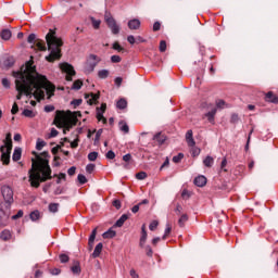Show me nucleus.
Returning <instances> with one entry per match:
<instances>
[{"label": "nucleus", "mask_w": 278, "mask_h": 278, "mask_svg": "<svg viewBox=\"0 0 278 278\" xmlns=\"http://www.w3.org/2000/svg\"><path fill=\"white\" fill-rule=\"evenodd\" d=\"M15 77L16 100L21 101L25 97H34L36 101L45 100V92L48 99L55 94V85L49 81L47 76L39 74L34 65V60H29L23 65L20 72H13Z\"/></svg>", "instance_id": "nucleus-1"}, {"label": "nucleus", "mask_w": 278, "mask_h": 278, "mask_svg": "<svg viewBox=\"0 0 278 278\" xmlns=\"http://www.w3.org/2000/svg\"><path fill=\"white\" fill-rule=\"evenodd\" d=\"M36 159H31V167L28 170V181L31 188H40V184L53 179L51 166L49 165V152H33Z\"/></svg>", "instance_id": "nucleus-2"}, {"label": "nucleus", "mask_w": 278, "mask_h": 278, "mask_svg": "<svg viewBox=\"0 0 278 278\" xmlns=\"http://www.w3.org/2000/svg\"><path fill=\"white\" fill-rule=\"evenodd\" d=\"M48 50L50 54L46 56L47 62H55V60H60L62 58V45L64 42L55 36V31L50 29V31L46 36Z\"/></svg>", "instance_id": "nucleus-3"}, {"label": "nucleus", "mask_w": 278, "mask_h": 278, "mask_svg": "<svg viewBox=\"0 0 278 278\" xmlns=\"http://www.w3.org/2000/svg\"><path fill=\"white\" fill-rule=\"evenodd\" d=\"M53 123L59 129H62V127H64L63 134H66V131H71V123H68V119L66 118V113H64V111L55 112Z\"/></svg>", "instance_id": "nucleus-4"}, {"label": "nucleus", "mask_w": 278, "mask_h": 278, "mask_svg": "<svg viewBox=\"0 0 278 278\" xmlns=\"http://www.w3.org/2000/svg\"><path fill=\"white\" fill-rule=\"evenodd\" d=\"M99 62H101V58H99L96 54H90L85 64V73L87 75H90V73H93L94 68H97V64H99Z\"/></svg>", "instance_id": "nucleus-5"}, {"label": "nucleus", "mask_w": 278, "mask_h": 278, "mask_svg": "<svg viewBox=\"0 0 278 278\" xmlns=\"http://www.w3.org/2000/svg\"><path fill=\"white\" fill-rule=\"evenodd\" d=\"M104 21H105L109 29H111V31L114 36H117V34H121V26L116 23V20H114V17H112V14L105 13Z\"/></svg>", "instance_id": "nucleus-6"}, {"label": "nucleus", "mask_w": 278, "mask_h": 278, "mask_svg": "<svg viewBox=\"0 0 278 278\" xmlns=\"http://www.w3.org/2000/svg\"><path fill=\"white\" fill-rule=\"evenodd\" d=\"M60 68L63 73H66V81H73V77L77 75V72H75V67L68 63H61Z\"/></svg>", "instance_id": "nucleus-7"}, {"label": "nucleus", "mask_w": 278, "mask_h": 278, "mask_svg": "<svg viewBox=\"0 0 278 278\" xmlns=\"http://www.w3.org/2000/svg\"><path fill=\"white\" fill-rule=\"evenodd\" d=\"M2 197L4 199V202L10 205L11 203H14V191L11 189L10 186L4 185L1 187Z\"/></svg>", "instance_id": "nucleus-8"}, {"label": "nucleus", "mask_w": 278, "mask_h": 278, "mask_svg": "<svg viewBox=\"0 0 278 278\" xmlns=\"http://www.w3.org/2000/svg\"><path fill=\"white\" fill-rule=\"evenodd\" d=\"M216 112H218L217 108H213L211 111L204 114V118H207L211 125H216Z\"/></svg>", "instance_id": "nucleus-9"}, {"label": "nucleus", "mask_w": 278, "mask_h": 278, "mask_svg": "<svg viewBox=\"0 0 278 278\" xmlns=\"http://www.w3.org/2000/svg\"><path fill=\"white\" fill-rule=\"evenodd\" d=\"M147 238H148L147 224H143L141 226V237H140V240H139V247L141 249H144V244L147 243Z\"/></svg>", "instance_id": "nucleus-10"}, {"label": "nucleus", "mask_w": 278, "mask_h": 278, "mask_svg": "<svg viewBox=\"0 0 278 278\" xmlns=\"http://www.w3.org/2000/svg\"><path fill=\"white\" fill-rule=\"evenodd\" d=\"M193 184L198 188H203L207 184V178L205 176H198L194 178Z\"/></svg>", "instance_id": "nucleus-11"}, {"label": "nucleus", "mask_w": 278, "mask_h": 278, "mask_svg": "<svg viewBox=\"0 0 278 278\" xmlns=\"http://www.w3.org/2000/svg\"><path fill=\"white\" fill-rule=\"evenodd\" d=\"M0 152H1V162L4 164V166H8V164H10V155L5 154V147L1 146Z\"/></svg>", "instance_id": "nucleus-12"}, {"label": "nucleus", "mask_w": 278, "mask_h": 278, "mask_svg": "<svg viewBox=\"0 0 278 278\" xmlns=\"http://www.w3.org/2000/svg\"><path fill=\"white\" fill-rule=\"evenodd\" d=\"M73 275H81V264L79 261H74L73 266L71 267Z\"/></svg>", "instance_id": "nucleus-13"}, {"label": "nucleus", "mask_w": 278, "mask_h": 278, "mask_svg": "<svg viewBox=\"0 0 278 278\" xmlns=\"http://www.w3.org/2000/svg\"><path fill=\"white\" fill-rule=\"evenodd\" d=\"M140 25H141V23H140V20H138V18H132V20L128 21V29H131V30L140 29Z\"/></svg>", "instance_id": "nucleus-14"}, {"label": "nucleus", "mask_w": 278, "mask_h": 278, "mask_svg": "<svg viewBox=\"0 0 278 278\" xmlns=\"http://www.w3.org/2000/svg\"><path fill=\"white\" fill-rule=\"evenodd\" d=\"M153 140H155L157 144L162 147V144L166 142V135L157 132L156 135H154Z\"/></svg>", "instance_id": "nucleus-15"}, {"label": "nucleus", "mask_w": 278, "mask_h": 278, "mask_svg": "<svg viewBox=\"0 0 278 278\" xmlns=\"http://www.w3.org/2000/svg\"><path fill=\"white\" fill-rule=\"evenodd\" d=\"M192 130H188L186 134V140H187V144L188 147H194V144H197V142L194 141V137Z\"/></svg>", "instance_id": "nucleus-16"}, {"label": "nucleus", "mask_w": 278, "mask_h": 278, "mask_svg": "<svg viewBox=\"0 0 278 278\" xmlns=\"http://www.w3.org/2000/svg\"><path fill=\"white\" fill-rule=\"evenodd\" d=\"M265 101H268L269 103H278V96L273 91H268L265 96Z\"/></svg>", "instance_id": "nucleus-17"}, {"label": "nucleus", "mask_w": 278, "mask_h": 278, "mask_svg": "<svg viewBox=\"0 0 278 278\" xmlns=\"http://www.w3.org/2000/svg\"><path fill=\"white\" fill-rule=\"evenodd\" d=\"M0 239H2L3 242L12 240V232L9 229L2 230L0 233Z\"/></svg>", "instance_id": "nucleus-18"}, {"label": "nucleus", "mask_w": 278, "mask_h": 278, "mask_svg": "<svg viewBox=\"0 0 278 278\" xmlns=\"http://www.w3.org/2000/svg\"><path fill=\"white\" fill-rule=\"evenodd\" d=\"M88 97H90L91 99L88 100L89 105H92L94 102L99 101L101 93H90L89 96L86 94L85 99H88Z\"/></svg>", "instance_id": "nucleus-19"}, {"label": "nucleus", "mask_w": 278, "mask_h": 278, "mask_svg": "<svg viewBox=\"0 0 278 278\" xmlns=\"http://www.w3.org/2000/svg\"><path fill=\"white\" fill-rule=\"evenodd\" d=\"M22 155H23V149L15 148L13 155H12L13 162H18L21 160Z\"/></svg>", "instance_id": "nucleus-20"}, {"label": "nucleus", "mask_w": 278, "mask_h": 278, "mask_svg": "<svg viewBox=\"0 0 278 278\" xmlns=\"http://www.w3.org/2000/svg\"><path fill=\"white\" fill-rule=\"evenodd\" d=\"M129 219V215L123 214L114 224V227H123L125 225V222Z\"/></svg>", "instance_id": "nucleus-21"}, {"label": "nucleus", "mask_w": 278, "mask_h": 278, "mask_svg": "<svg viewBox=\"0 0 278 278\" xmlns=\"http://www.w3.org/2000/svg\"><path fill=\"white\" fill-rule=\"evenodd\" d=\"M102 251H103V243L100 242L96 245L93 253H92V257L93 258L99 257L101 255Z\"/></svg>", "instance_id": "nucleus-22"}, {"label": "nucleus", "mask_w": 278, "mask_h": 278, "mask_svg": "<svg viewBox=\"0 0 278 278\" xmlns=\"http://www.w3.org/2000/svg\"><path fill=\"white\" fill-rule=\"evenodd\" d=\"M102 238H104V240H110L112 238H116V230H113L112 228H110L108 231H105L102 235Z\"/></svg>", "instance_id": "nucleus-23"}, {"label": "nucleus", "mask_w": 278, "mask_h": 278, "mask_svg": "<svg viewBox=\"0 0 278 278\" xmlns=\"http://www.w3.org/2000/svg\"><path fill=\"white\" fill-rule=\"evenodd\" d=\"M119 130L123 131V134H129V125H127V122L121 121L118 123Z\"/></svg>", "instance_id": "nucleus-24"}, {"label": "nucleus", "mask_w": 278, "mask_h": 278, "mask_svg": "<svg viewBox=\"0 0 278 278\" xmlns=\"http://www.w3.org/2000/svg\"><path fill=\"white\" fill-rule=\"evenodd\" d=\"M0 36L2 40H10V38H12V31L10 29H2Z\"/></svg>", "instance_id": "nucleus-25"}, {"label": "nucleus", "mask_w": 278, "mask_h": 278, "mask_svg": "<svg viewBox=\"0 0 278 278\" xmlns=\"http://www.w3.org/2000/svg\"><path fill=\"white\" fill-rule=\"evenodd\" d=\"M203 164H204V166H206V168H212V166H214V157L207 155V156L203 160Z\"/></svg>", "instance_id": "nucleus-26"}, {"label": "nucleus", "mask_w": 278, "mask_h": 278, "mask_svg": "<svg viewBox=\"0 0 278 278\" xmlns=\"http://www.w3.org/2000/svg\"><path fill=\"white\" fill-rule=\"evenodd\" d=\"M126 108H127V100H125V98L119 99L116 103V109L125 110Z\"/></svg>", "instance_id": "nucleus-27"}, {"label": "nucleus", "mask_w": 278, "mask_h": 278, "mask_svg": "<svg viewBox=\"0 0 278 278\" xmlns=\"http://www.w3.org/2000/svg\"><path fill=\"white\" fill-rule=\"evenodd\" d=\"M22 116H25L26 118H35V117H36V113H34L33 110L25 109V110L22 112Z\"/></svg>", "instance_id": "nucleus-28"}, {"label": "nucleus", "mask_w": 278, "mask_h": 278, "mask_svg": "<svg viewBox=\"0 0 278 278\" xmlns=\"http://www.w3.org/2000/svg\"><path fill=\"white\" fill-rule=\"evenodd\" d=\"M45 147H47V141L38 138L37 142H36V149L37 151H42V149H45Z\"/></svg>", "instance_id": "nucleus-29"}, {"label": "nucleus", "mask_w": 278, "mask_h": 278, "mask_svg": "<svg viewBox=\"0 0 278 278\" xmlns=\"http://www.w3.org/2000/svg\"><path fill=\"white\" fill-rule=\"evenodd\" d=\"M98 77H99V79H108V77H110V71H108V70H100L98 72Z\"/></svg>", "instance_id": "nucleus-30"}, {"label": "nucleus", "mask_w": 278, "mask_h": 278, "mask_svg": "<svg viewBox=\"0 0 278 278\" xmlns=\"http://www.w3.org/2000/svg\"><path fill=\"white\" fill-rule=\"evenodd\" d=\"M123 161L126 162L124 168H129V165L131 164V162H134V160H131V154L129 153L123 156Z\"/></svg>", "instance_id": "nucleus-31"}, {"label": "nucleus", "mask_w": 278, "mask_h": 278, "mask_svg": "<svg viewBox=\"0 0 278 278\" xmlns=\"http://www.w3.org/2000/svg\"><path fill=\"white\" fill-rule=\"evenodd\" d=\"M29 216H30V220L33 222L40 220V211L35 210L29 214Z\"/></svg>", "instance_id": "nucleus-32"}, {"label": "nucleus", "mask_w": 278, "mask_h": 278, "mask_svg": "<svg viewBox=\"0 0 278 278\" xmlns=\"http://www.w3.org/2000/svg\"><path fill=\"white\" fill-rule=\"evenodd\" d=\"M81 86H84V81L81 79H77L73 83L72 90H81Z\"/></svg>", "instance_id": "nucleus-33"}, {"label": "nucleus", "mask_w": 278, "mask_h": 278, "mask_svg": "<svg viewBox=\"0 0 278 278\" xmlns=\"http://www.w3.org/2000/svg\"><path fill=\"white\" fill-rule=\"evenodd\" d=\"M186 223H188V214H182L178 219L179 227H186Z\"/></svg>", "instance_id": "nucleus-34"}, {"label": "nucleus", "mask_w": 278, "mask_h": 278, "mask_svg": "<svg viewBox=\"0 0 278 278\" xmlns=\"http://www.w3.org/2000/svg\"><path fill=\"white\" fill-rule=\"evenodd\" d=\"M48 210L52 214H55L58 212V210H60V204H58V203H50L49 206H48Z\"/></svg>", "instance_id": "nucleus-35"}, {"label": "nucleus", "mask_w": 278, "mask_h": 278, "mask_svg": "<svg viewBox=\"0 0 278 278\" xmlns=\"http://www.w3.org/2000/svg\"><path fill=\"white\" fill-rule=\"evenodd\" d=\"M170 231H173V227L170 226V224H166L165 232L162 237V240H166V238L170 236Z\"/></svg>", "instance_id": "nucleus-36"}, {"label": "nucleus", "mask_w": 278, "mask_h": 278, "mask_svg": "<svg viewBox=\"0 0 278 278\" xmlns=\"http://www.w3.org/2000/svg\"><path fill=\"white\" fill-rule=\"evenodd\" d=\"M59 260L61 264H68L71 257L67 254H60Z\"/></svg>", "instance_id": "nucleus-37"}, {"label": "nucleus", "mask_w": 278, "mask_h": 278, "mask_svg": "<svg viewBox=\"0 0 278 278\" xmlns=\"http://www.w3.org/2000/svg\"><path fill=\"white\" fill-rule=\"evenodd\" d=\"M98 157H99V152H90L88 154L89 162H97Z\"/></svg>", "instance_id": "nucleus-38"}, {"label": "nucleus", "mask_w": 278, "mask_h": 278, "mask_svg": "<svg viewBox=\"0 0 278 278\" xmlns=\"http://www.w3.org/2000/svg\"><path fill=\"white\" fill-rule=\"evenodd\" d=\"M143 249L148 257H153V249L151 248V245L143 244Z\"/></svg>", "instance_id": "nucleus-39"}, {"label": "nucleus", "mask_w": 278, "mask_h": 278, "mask_svg": "<svg viewBox=\"0 0 278 278\" xmlns=\"http://www.w3.org/2000/svg\"><path fill=\"white\" fill-rule=\"evenodd\" d=\"M112 49H114V51H118V53H121V51H125V48H123L122 45L118 43V41H115L113 43Z\"/></svg>", "instance_id": "nucleus-40"}, {"label": "nucleus", "mask_w": 278, "mask_h": 278, "mask_svg": "<svg viewBox=\"0 0 278 278\" xmlns=\"http://www.w3.org/2000/svg\"><path fill=\"white\" fill-rule=\"evenodd\" d=\"M184 160V153H178L177 155L173 156L174 164H179Z\"/></svg>", "instance_id": "nucleus-41"}, {"label": "nucleus", "mask_w": 278, "mask_h": 278, "mask_svg": "<svg viewBox=\"0 0 278 278\" xmlns=\"http://www.w3.org/2000/svg\"><path fill=\"white\" fill-rule=\"evenodd\" d=\"M67 114L70 116L71 123L74 124V125H77V121H78L77 115L73 114V112H71V111H67Z\"/></svg>", "instance_id": "nucleus-42"}, {"label": "nucleus", "mask_w": 278, "mask_h": 278, "mask_svg": "<svg viewBox=\"0 0 278 278\" xmlns=\"http://www.w3.org/2000/svg\"><path fill=\"white\" fill-rule=\"evenodd\" d=\"M103 135V129L100 128L97 132H96V137H94V144H99V140H101V136Z\"/></svg>", "instance_id": "nucleus-43"}, {"label": "nucleus", "mask_w": 278, "mask_h": 278, "mask_svg": "<svg viewBox=\"0 0 278 278\" xmlns=\"http://www.w3.org/2000/svg\"><path fill=\"white\" fill-rule=\"evenodd\" d=\"M77 179L81 186H84V184H88V178H86V176H84L83 174H78Z\"/></svg>", "instance_id": "nucleus-44"}, {"label": "nucleus", "mask_w": 278, "mask_h": 278, "mask_svg": "<svg viewBox=\"0 0 278 278\" xmlns=\"http://www.w3.org/2000/svg\"><path fill=\"white\" fill-rule=\"evenodd\" d=\"M160 225V222L157 220H152L149 225L150 231H155L157 229V226Z\"/></svg>", "instance_id": "nucleus-45"}, {"label": "nucleus", "mask_w": 278, "mask_h": 278, "mask_svg": "<svg viewBox=\"0 0 278 278\" xmlns=\"http://www.w3.org/2000/svg\"><path fill=\"white\" fill-rule=\"evenodd\" d=\"M123 61V58H121V55H112L111 56V62H112V64H118V63H121Z\"/></svg>", "instance_id": "nucleus-46"}, {"label": "nucleus", "mask_w": 278, "mask_h": 278, "mask_svg": "<svg viewBox=\"0 0 278 278\" xmlns=\"http://www.w3.org/2000/svg\"><path fill=\"white\" fill-rule=\"evenodd\" d=\"M91 23H92V27L94 29H99V27H101V21L100 20H96L94 17H91Z\"/></svg>", "instance_id": "nucleus-47"}, {"label": "nucleus", "mask_w": 278, "mask_h": 278, "mask_svg": "<svg viewBox=\"0 0 278 278\" xmlns=\"http://www.w3.org/2000/svg\"><path fill=\"white\" fill-rule=\"evenodd\" d=\"M97 238V228H94L92 231H91V235L89 237V242L90 244H94V240Z\"/></svg>", "instance_id": "nucleus-48"}, {"label": "nucleus", "mask_w": 278, "mask_h": 278, "mask_svg": "<svg viewBox=\"0 0 278 278\" xmlns=\"http://www.w3.org/2000/svg\"><path fill=\"white\" fill-rule=\"evenodd\" d=\"M148 175L146 172H139L136 174V179H139L140 181H142V179H147Z\"/></svg>", "instance_id": "nucleus-49"}, {"label": "nucleus", "mask_w": 278, "mask_h": 278, "mask_svg": "<svg viewBox=\"0 0 278 278\" xmlns=\"http://www.w3.org/2000/svg\"><path fill=\"white\" fill-rule=\"evenodd\" d=\"M159 51H160L161 53L166 52V41H165V40H161V41H160Z\"/></svg>", "instance_id": "nucleus-50"}, {"label": "nucleus", "mask_w": 278, "mask_h": 278, "mask_svg": "<svg viewBox=\"0 0 278 278\" xmlns=\"http://www.w3.org/2000/svg\"><path fill=\"white\" fill-rule=\"evenodd\" d=\"M239 121H240V117L238 116V114L233 113V114L231 115V117H230V123H231L232 125H237V123H239Z\"/></svg>", "instance_id": "nucleus-51"}, {"label": "nucleus", "mask_w": 278, "mask_h": 278, "mask_svg": "<svg viewBox=\"0 0 278 278\" xmlns=\"http://www.w3.org/2000/svg\"><path fill=\"white\" fill-rule=\"evenodd\" d=\"M36 47L39 51H47V46H45V42L42 41H37Z\"/></svg>", "instance_id": "nucleus-52"}, {"label": "nucleus", "mask_w": 278, "mask_h": 278, "mask_svg": "<svg viewBox=\"0 0 278 278\" xmlns=\"http://www.w3.org/2000/svg\"><path fill=\"white\" fill-rule=\"evenodd\" d=\"M225 105H226L225 100H217V101H216V108H217L218 110H224V109H225Z\"/></svg>", "instance_id": "nucleus-53"}, {"label": "nucleus", "mask_w": 278, "mask_h": 278, "mask_svg": "<svg viewBox=\"0 0 278 278\" xmlns=\"http://www.w3.org/2000/svg\"><path fill=\"white\" fill-rule=\"evenodd\" d=\"M94 168H96V165L92 164V163H89V164L86 166V170H87V173H89V175H91V173H94Z\"/></svg>", "instance_id": "nucleus-54"}, {"label": "nucleus", "mask_w": 278, "mask_h": 278, "mask_svg": "<svg viewBox=\"0 0 278 278\" xmlns=\"http://www.w3.org/2000/svg\"><path fill=\"white\" fill-rule=\"evenodd\" d=\"M84 103V100L81 99H74L72 102H71V105H74V108H79V105Z\"/></svg>", "instance_id": "nucleus-55"}, {"label": "nucleus", "mask_w": 278, "mask_h": 278, "mask_svg": "<svg viewBox=\"0 0 278 278\" xmlns=\"http://www.w3.org/2000/svg\"><path fill=\"white\" fill-rule=\"evenodd\" d=\"M105 157H106V160H114V157H116V153H114V151L110 150L106 152Z\"/></svg>", "instance_id": "nucleus-56"}, {"label": "nucleus", "mask_w": 278, "mask_h": 278, "mask_svg": "<svg viewBox=\"0 0 278 278\" xmlns=\"http://www.w3.org/2000/svg\"><path fill=\"white\" fill-rule=\"evenodd\" d=\"M112 205H113V207H115L117 210H121V207H123L121 200H114Z\"/></svg>", "instance_id": "nucleus-57"}, {"label": "nucleus", "mask_w": 278, "mask_h": 278, "mask_svg": "<svg viewBox=\"0 0 278 278\" xmlns=\"http://www.w3.org/2000/svg\"><path fill=\"white\" fill-rule=\"evenodd\" d=\"M27 42H29V45H34V42H36V34H30L27 38Z\"/></svg>", "instance_id": "nucleus-58"}, {"label": "nucleus", "mask_w": 278, "mask_h": 278, "mask_svg": "<svg viewBox=\"0 0 278 278\" xmlns=\"http://www.w3.org/2000/svg\"><path fill=\"white\" fill-rule=\"evenodd\" d=\"M2 86L3 88H7V90L10 89V80L8 78H2Z\"/></svg>", "instance_id": "nucleus-59"}, {"label": "nucleus", "mask_w": 278, "mask_h": 278, "mask_svg": "<svg viewBox=\"0 0 278 278\" xmlns=\"http://www.w3.org/2000/svg\"><path fill=\"white\" fill-rule=\"evenodd\" d=\"M226 166H227V157H224L220 164V168L224 173H227Z\"/></svg>", "instance_id": "nucleus-60"}, {"label": "nucleus", "mask_w": 278, "mask_h": 278, "mask_svg": "<svg viewBox=\"0 0 278 278\" xmlns=\"http://www.w3.org/2000/svg\"><path fill=\"white\" fill-rule=\"evenodd\" d=\"M11 114H18V104H16V102L13 103Z\"/></svg>", "instance_id": "nucleus-61"}, {"label": "nucleus", "mask_w": 278, "mask_h": 278, "mask_svg": "<svg viewBox=\"0 0 278 278\" xmlns=\"http://www.w3.org/2000/svg\"><path fill=\"white\" fill-rule=\"evenodd\" d=\"M43 110H45V112H47V113H49V112H54V111H55V106L49 104V105H46Z\"/></svg>", "instance_id": "nucleus-62"}, {"label": "nucleus", "mask_w": 278, "mask_h": 278, "mask_svg": "<svg viewBox=\"0 0 278 278\" xmlns=\"http://www.w3.org/2000/svg\"><path fill=\"white\" fill-rule=\"evenodd\" d=\"M58 134H60V131H58V129L55 128H52L50 131L49 138H55Z\"/></svg>", "instance_id": "nucleus-63"}, {"label": "nucleus", "mask_w": 278, "mask_h": 278, "mask_svg": "<svg viewBox=\"0 0 278 278\" xmlns=\"http://www.w3.org/2000/svg\"><path fill=\"white\" fill-rule=\"evenodd\" d=\"M4 64H5L7 66H14V59H12V58L7 59V60L4 61Z\"/></svg>", "instance_id": "nucleus-64"}]
</instances>
